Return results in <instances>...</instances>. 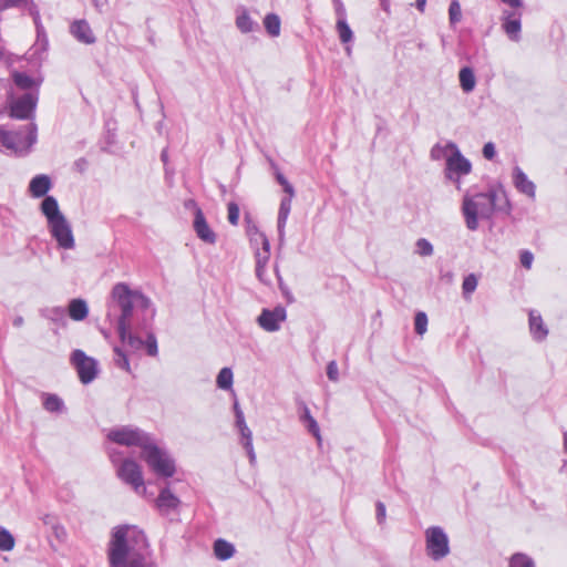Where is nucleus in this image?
Segmentation results:
<instances>
[{"instance_id": "nucleus-1", "label": "nucleus", "mask_w": 567, "mask_h": 567, "mask_svg": "<svg viewBox=\"0 0 567 567\" xmlns=\"http://www.w3.org/2000/svg\"><path fill=\"white\" fill-rule=\"evenodd\" d=\"M134 305L147 309L151 306V300L140 290H133L127 284L118 282L114 285L111 290L107 318L111 319L112 308H117L121 312L116 319L117 333L121 341L133 351L145 348L148 355L156 357L158 353V347L155 334L153 332H147L146 340H143L141 337H137L132 332L131 318Z\"/></svg>"}, {"instance_id": "nucleus-2", "label": "nucleus", "mask_w": 567, "mask_h": 567, "mask_svg": "<svg viewBox=\"0 0 567 567\" xmlns=\"http://www.w3.org/2000/svg\"><path fill=\"white\" fill-rule=\"evenodd\" d=\"M110 567H158L145 532L136 525H118L107 544Z\"/></svg>"}, {"instance_id": "nucleus-3", "label": "nucleus", "mask_w": 567, "mask_h": 567, "mask_svg": "<svg viewBox=\"0 0 567 567\" xmlns=\"http://www.w3.org/2000/svg\"><path fill=\"white\" fill-rule=\"evenodd\" d=\"M499 192L489 189L485 193H465L462 200V214L466 228L471 231L478 229L480 219H491L496 210H511L509 202L505 198L504 206L497 205Z\"/></svg>"}, {"instance_id": "nucleus-4", "label": "nucleus", "mask_w": 567, "mask_h": 567, "mask_svg": "<svg viewBox=\"0 0 567 567\" xmlns=\"http://www.w3.org/2000/svg\"><path fill=\"white\" fill-rule=\"evenodd\" d=\"M41 212L45 216L51 236L58 246L63 249H73L74 236L70 223L59 208L58 200L53 196H47L41 203Z\"/></svg>"}, {"instance_id": "nucleus-5", "label": "nucleus", "mask_w": 567, "mask_h": 567, "mask_svg": "<svg viewBox=\"0 0 567 567\" xmlns=\"http://www.w3.org/2000/svg\"><path fill=\"white\" fill-rule=\"evenodd\" d=\"M110 461L116 468L117 477L130 485L138 495L146 492L141 465L131 457H124L116 447H107Z\"/></svg>"}, {"instance_id": "nucleus-6", "label": "nucleus", "mask_w": 567, "mask_h": 567, "mask_svg": "<svg viewBox=\"0 0 567 567\" xmlns=\"http://www.w3.org/2000/svg\"><path fill=\"white\" fill-rule=\"evenodd\" d=\"M141 457L157 477L169 478L177 471L174 456L166 449L159 446L154 437L145 446Z\"/></svg>"}, {"instance_id": "nucleus-7", "label": "nucleus", "mask_w": 567, "mask_h": 567, "mask_svg": "<svg viewBox=\"0 0 567 567\" xmlns=\"http://www.w3.org/2000/svg\"><path fill=\"white\" fill-rule=\"evenodd\" d=\"M153 436L144 430L134 425H118L109 430L106 439L110 443L126 446L138 447L141 453Z\"/></svg>"}, {"instance_id": "nucleus-8", "label": "nucleus", "mask_w": 567, "mask_h": 567, "mask_svg": "<svg viewBox=\"0 0 567 567\" xmlns=\"http://www.w3.org/2000/svg\"><path fill=\"white\" fill-rule=\"evenodd\" d=\"M426 555L434 561H440L451 553L450 539L440 526H431L424 532Z\"/></svg>"}, {"instance_id": "nucleus-9", "label": "nucleus", "mask_w": 567, "mask_h": 567, "mask_svg": "<svg viewBox=\"0 0 567 567\" xmlns=\"http://www.w3.org/2000/svg\"><path fill=\"white\" fill-rule=\"evenodd\" d=\"M28 130V136L23 137L20 133L6 131L0 126V151L19 153L22 150L30 148L37 141L35 124H29Z\"/></svg>"}, {"instance_id": "nucleus-10", "label": "nucleus", "mask_w": 567, "mask_h": 567, "mask_svg": "<svg viewBox=\"0 0 567 567\" xmlns=\"http://www.w3.org/2000/svg\"><path fill=\"white\" fill-rule=\"evenodd\" d=\"M450 147L452 148V154H450L447 163H445V176L455 183L457 189H461L460 177L471 173L472 164L462 155L455 143L450 142Z\"/></svg>"}, {"instance_id": "nucleus-11", "label": "nucleus", "mask_w": 567, "mask_h": 567, "mask_svg": "<svg viewBox=\"0 0 567 567\" xmlns=\"http://www.w3.org/2000/svg\"><path fill=\"white\" fill-rule=\"evenodd\" d=\"M39 100L38 90L29 91L10 102V116L18 120L33 117Z\"/></svg>"}, {"instance_id": "nucleus-12", "label": "nucleus", "mask_w": 567, "mask_h": 567, "mask_svg": "<svg viewBox=\"0 0 567 567\" xmlns=\"http://www.w3.org/2000/svg\"><path fill=\"white\" fill-rule=\"evenodd\" d=\"M71 360L82 383L87 384L96 377V361L87 357L82 350H74Z\"/></svg>"}, {"instance_id": "nucleus-13", "label": "nucleus", "mask_w": 567, "mask_h": 567, "mask_svg": "<svg viewBox=\"0 0 567 567\" xmlns=\"http://www.w3.org/2000/svg\"><path fill=\"white\" fill-rule=\"evenodd\" d=\"M522 9H504L501 16L502 29L514 42L520 40L522 32Z\"/></svg>"}, {"instance_id": "nucleus-14", "label": "nucleus", "mask_w": 567, "mask_h": 567, "mask_svg": "<svg viewBox=\"0 0 567 567\" xmlns=\"http://www.w3.org/2000/svg\"><path fill=\"white\" fill-rule=\"evenodd\" d=\"M181 499L173 493L169 486L159 489L155 499V507L162 516H177L179 513Z\"/></svg>"}, {"instance_id": "nucleus-15", "label": "nucleus", "mask_w": 567, "mask_h": 567, "mask_svg": "<svg viewBox=\"0 0 567 567\" xmlns=\"http://www.w3.org/2000/svg\"><path fill=\"white\" fill-rule=\"evenodd\" d=\"M286 318V309L282 306H277L272 310L262 309L261 313L257 318V322L265 331L275 332L280 329V326Z\"/></svg>"}, {"instance_id": "nucleus-16", "label": "nucleus", "mask_w": 567, "mask_h": 567, "mask_svg": "<svg viewBox=\"0 0 567 567\" xmlns=\"http://www.w3.org/2000/svg\"><path fill=\"white\" fill-rule=\"evenodd\" d=\"M235 426L240 434L241 445L246 450L250 462H255L256 454L252 444V432L250 431L246 423L244 412H238V416H235Z\"/></svg>"}, {"instance_id": "nucleus-17", "label": "nucleus", "mask_w": 567, "mask_h": 567, "mask_svg": "<svg viewBox=\"0 0 567 567\" xmlns=\"http://www.w3.org/2000/svg\"><path fill=\"white\" fill-rule=\"evenodd\" d=\"M70 33L74 39L84 44H93L96 42L89 22L84 19L74 20L70 24Z\"/></svg>"}, {"instance_id": "nucleus-18", "label": "nucleus", "mask_w": 567, "mask_h": 567, "mask_svg": "<svg viewBox=\"0 0 567 567\" xmlns=\"http://www.w3.org/2000/svg\"><path fill=\"white\" fill-rule=\"evenodd\" d=\"M194 230L199 239L207 244L216 243V234L209 227L200 208H196L194 218Z\"/></svg>"}, {"instance_id": "nucleus-19", "label": "nucleus", "mask_w": 567, "mask_h": 567, "mask_svg": "<svg viewBox=\"0 0 567 567\" xmlns=\"http://www.w3.org/2000/svg\"><path fill=\"white\" fill-rule=\"evenodd\" d=\"M513 184L519 193L535 199L536 186L519 166L513 168Z\"/></svg>"}, {"instance_id": "nucleus-20", "label": "nucleus", "mask_w": 567, "mask_h": 567, "mask_svg": "<svg viewBox=\"0 0 567 567\" xmlns=\"http://www.w3.org/2000/svg\"><path fill=\"white\" fill-rule=\"evenodd\" d=\"M291 203L292 198L290 197H282L280 200L277 219L278 241L280 246H282L285 243V228L291 210Z\"/></svg>"}, {"instance_id": "nucleus-21", "label": "nucleus", "mask_w": 567, "mask_h": 567, "mask_svg": "<svg viewBox=\"0 0 567 567\" xmlns=\"http://www.w3.org/2000/svg\"><path fill=\"white\" fill-rule=\"evenodd\" d=\"M529 331L533 339L538 342L544 341L548 336V329L536 310L529 311Z\"/></svg>"}, {"instance_id": "nucleus-22", "label": "nucleus", "mask_w": 567, "mask_h": 567, "mask_svg": "<svg viewBox=\"0 0 567 567\" xmlns=\"http://www.w3.org/2000/svg\"><path fill=\"white\" fill-rule=\"evenodd\" d=\"M298 412H299V419H300L301 423L305 425V427L308 430V432H310L317 439V441L320 442L321 441L320 429H319L317 421L311 415L309 408L302 403L299 405Z\"/></svg>"}, {"instance_id": "nucleus-23", "label": "nucleus", "mask_w": 567, "mask_h": 567, "mask_svg": "<svg viewBox=\"0 0 567 567\" xmlns=\"http://www.w3.org/2000/svg\"><path fill=\"white\" fill-rule=\"evenodd\" d=\"M256 276L264 285H270V278L267 276V264L270 258V252L256 250Z\"/></svg>"}, {"instance_id": "nucleus-24", "label": "nucleus", "mask_w": 567, "mask_h": 567, "mask_svg": "<svg viewBox=\"0 0 567 567\" xmlns=\"http://www.w3.org/2000/svg\"><path fill=\"white\" fill-rule=\"evenodd\" d=\"M51 188V179L47 175H37L29 185V190L33 197L44 196Z\"/></svg>"}, {"instance_id": "nucleus-25", "label": "nucleus", "mask_w": 567, "mask_h": 567, "mask_svg": "<svg viewBox=\"0 0 567 567\" xmlns=\"http://www.w3.org/2000/svg\"><path fill=\"white\" fill-rule=\"evenodd\" d=\"M68 313L74 321H82L89 316V307L84 299H72L69 303Z\"/></svg>"}, {"instance_id": "nucleus-26", "label": "nucleus", "mask_w": 567, "mask_h": 567, "mask_svg": "<svg viewBox=\"0 0 567 567\" xmlns=\"http://www.w3.org/2000/svg\"><path fill=\"white\" fill-rule=\"evenodd\" d=\"M236 27L243 33L252 32L256 27L245 7H239L236 10Z\"/></svg>"}, {"instance_id": "nucleus-27", "label": "nucleus", "mask_w": 567, "mask_h": 567, "mask_svg": "<svg viewBox=\"0 0 567 567\" xmlns=\"http://www.w3.org/2000/svg\"><path fill=\"white\" fill-rule=\"evenodd\" d=\"M42 404L44 409L51 413H63L65 411L63 400L54 393H47L43 395Z\"/></svg>"}, {"instance_id": "nucleus-28", "label": "nucleus", "mask_w": 567, "mask_h": 567, "mask_svg": "<svg viewBox=\"0 0 567 567\" xmlns=\"http://www.w3.org/2000/svg\"><path fill=\"white\" fill-rule=\"evenodd\" d=\"M214 554L219 560H227L235 554V547L225 539H217L214 543Z\"/></svg>"}, {"instance_id": "nucleus-29", "label": "nucleus", "mask_w": 567, "mask_h": 567, "mask_svg": "<svg viewBox=\"0 0 567 567\" xmlns=\"http://www.w3.org/2000/svg\"><path fill=\"white\" fill-rule=\"evenodd\" d=\"M460 85L465 93H470L475 89L476 79L474 71L468 68H462L458 73Z\"/></svg>"}, {"instance_id": "nucleus-30", "label": "nucleus", "mask_w": 567, "mask_h": 567, "mask_svg": "<svg viewBox=\"0 0 567 567\" xmlns=\"http://www.w3.org/2000/svg\"><path fill=\"white\" fill-rule=\"evenodd\" d=\"M248 235L250 237V241L254 245H261V249H258L259 251L270 252V244L267 236L264 233H261L257 227L249 228Z\"/></svg>"}, {"instance_id": "nucleus-31", "label": "nucleus", "mask_w": 567, "mask_h": 567, "mask_svg": "<svg viewBox=\"0 0 567 567\" xmlns=\"http://www.w3.org/2000/svg\"><path fill=\"white\" fill-rule=\"evenodd\" d=\"M264 25L271 37H278L280 33V18L275 13H268L264 19Z\"/></svg>"}, {"instance_id": "nucleus-32", "label": "nucleus", "mask_w": 567, "mask_h": 567, "mask_svg": "<svg viewBox=\"0 0 567 567\" xmlns=\"http://www.w3.org/2000/svg\"><path fill=\"white\" fill-rule=\"evenodd\" d=\"M41 315L56 323L64 322L65 319V310L62 307H49L41 310Z\"/></svg>"}, {"instance_id": "nucleus-33", "label": "nucleus", "mask_w": 567, "mask_h": 567, "mask_svg": "<svg viewBox=\"0 0 567 567\" xmlns=\"http://www.w3.org/2000/svg\"><path fill=\"white\" fill-rule=\"evenodd\" d=\"M217 386L221 390H231L233 386V371L230 368H223L216 380Z\"/></svg>"}, {"instance_id": "nucleus-34", "label": "nucleus", "mask_w": 567, "mask_h": 567, "mask_svg": "<svg viewBox=\"0 0 567 567\" xmlns=\"http://www.w3.org/2000/svg\"><path fill=\"white\" fill-rule=\"evenodd\" d=\"M337 31L342 43H349L350 41H352L353 33L344 18L338 19Z\"/></svg>"}, {"instance_id": "nucleus-35", "label": "nucleus", "mask_w": 567, "mask_h": 567, "mask_svg": "<svg viewBox=\"0 0 567 567\" xmlns=\"http://www.w3.org/2000/svg\"><path fill=\"white\" fill-rule=\"evenodd\" d=\"M508 567H536V565L528 555L516 553L511 557Z\"/></svg>"}, {"instance_id": "nucleus-36", "label": "nucleus", "mask_w": 567, "mask_h": 567, "mask_svg": "<svg viewBox=\"0 0 567 567\" xmlns=\"http://www.w3.org/2000/svg\"><path fill=\"white\" fill-rule=\"evenodd\" d=\"M452 154V148L450 147V142L445 145L435 144L431 150V158L434 161L445 159L447 163V157Z\"/></svg>"}, {"instance_id": "nucleus-37", "label": "nucleus", "mask_w": 567, "mask_h": 567, "mask_svg": "<svg viewBox=\"0 0 567 567\" xmlns=\"http://www.w3.org/2000/svg\"><path fill=\"white\" fill-rule=\"evenodd\" d=\"M477 277L474 274L467 275L462 284V292L465 299H468L470 296L476 290L477 288Z\"/></svg>"}, {"instance_id": "nucleus-38", "label": "nucleus", "mask_w": 567, "mask_h": 567, "mask_svg": "<svg viewBox=\"0 0 567 567\" xmlns=\"http://www.w3.org/2000/svg\"><path fill=\"white\" fill-rule=\"evenodd\" d=\"M13 81L17 86L23 90L32 89L33 86H38L39 84L35 83V81L29 76L25 73L16 72L13 74Z\"/></svg>"}, {"instance_id": "nucleus-39", "label": "nucleus", "mask_w": 567, "mask_h": 567, "mask_svg": "<svg viewBox=\"0 0 567 567\" xmlns=\"http://www.w3.org/2000/svg\"><path fill=\"white\" fill-rule=\"evenodd\" d=\"M462 20V9L458 0H451L449 7V21L451 27H455Z\"/></svg>"}, {"instance_id": "nucleus-40", "label": "nucleus", "mask_w": 567, "mask_h": 567, "mask_svg": "<svg viewBox=\"0 0 567 567\" xmlns=\"http://www.w3.org/2000/svg\"><path fill=\"white\" fill-rule=\"evenodd\" d=\"M14 544L16 542L11 533L6 528L0 527V550L10 551L14 548Z\"/></svg>"}, {"instance_id": "nucleus-41", "label": "nucleus", "mask_w": 567, "mask_h": 567, "mask_svg": "<svg viewBox=\"0 0 567 567\" xmlns=\"http://www.w3.org/2000/svg\"><path fill=\"white\" fill-rule=\"evenodd\" d=\"M414 329L420 336H423L427 330V316L423 311H419L414 318Z\"/></svg>"}, {"instance_id": "nucleus-42", "label": "nucleus", "mask_w": 567, "mask_h": 567, "mask_svg": "<svg viewBox=\"0 0 567 567\" xmlns=\"http://www.w3.org/2000/svg\"><path fill=\"white\" fill-rule=\"evenodd\" d=\"M114 363L118 368H121L125 371H130L128 359H127L126 354L120 348H114Z\"/></svg>"}, {"instance_id": "nucleus-43", "label": "nucleus", "mask_w": 567, "mask_h": 567, "mask_svg": "<svg viewBox=\"0 0 567 567\" xmlns=\"http://www.w3.org/2000/svg\"><path fill=\"white\" fill-rule=\"evenodd\" d=\"M416 252L420 256H431L433 254V245L425 238H420L416 241Z\"/></svg>"}, {"instance_id": "nucleus-44", "label": "nucleus", "mask_w": 567, "mask_h": 567, "mask_svg": "<svg viewBox=\"0 0 567 567\" xmlns=\"http://www.w3.org/2000/svg\"><path fill=\"white\" fill-rule=\"evenodd\" d=\"M227 210H228V221L236 226L238 225V221H239V207L236 203L234 202H230L228 205H227Z\"/></svg>"}, {"instance_id": "nucleus-45", "label": "nucleus", "mask_w": 567, "mask_h": 567, "mask_svg": "<svg viewBox=\"0 0 567 567\" xmlns=\"http://www.w3.org/2000/svg\"><path fill=\"white\" fill-rule=\"evenodd\" d=\"M520 264L523 267H525L526 269H529L532 267V264H533V260H534V256L530 251L528 250H523L520 252Z\"/></svg>"}, {"instance_id": "nucleus-46", "label": "nucleus", "mask_w": 567, "mask_h": 567, "mask_svg": "<svg viewBox=\"0 0 567 567\" xmlns=\"http://www.w3.org/2000/svg\"><path fill=\"white\" fill-rule=\"evenodd\" d=\"M327 375L330 380L337 381L339 371L336 361H330L327 367Z\"/></svg>"}, {"instance_id": "nucleus-47", "label": "nucleus", "mask_w": 567, "mask_h": 567, "mask_svg": "<svg viewBox=\"0 0 567 567\" xmlns=\"http://www.w3.org/2000/svg\"><path fill=\"white\" fill-rule=\"evenodd\" d=\"M483 155L486 159H493L495 157L496 150L492 142H488L483 146Z\"/></svg>"}, {"instance_id": "nucleus-48", "label": "nucleus", "mask_w": 567, "mask_h": 567, "mask_svg": "<svg viewBox=\"0 0 567 567\" xmlns=\"http://www.w3.org/2000/svg\"><path fill=\"white\" fill-rule=\"evenodd\" d=\"M386 516L385 505L382 502L377 503V520L379 524H383Z\"/></svg>"}, {"instance_id": "nucleus-49", "label": "nucleus", "mask_w": 567, "mask_h": 567, "mask_svg": "<svg viewBox=\"0 0 567 567\" xmlns=\"http://www.w3.org/2000/svg\"><path fill=\"white\" fill-rule=\"evenodd\" d=\"M52 532L54 536L60 540L66 538V530L60 523L54 524V526L52 527Z\"/></svg>"}, {"instance_id": "nucleus-50", "label": "nucleus", "mask_w": 567, "mask_h": 567, "mask_svg": "<svg viewBox=\"0 0 567 567\" xmlns=\"http://www.w3.org/2000/svg\"><path fill=\"white\" fill-rule=\"evenodd\" d=\"M32 14H33L35 27H37L38 38H41V37L45 38L44 29L40 23L39 12L34 11V12H32Z\"/></svg>"}, {"instance_id": "nucleus-51", "label": "nucleus", "mask_w": 567, "mask_h": 567, "mask_svg": "<svg viewBox=\"0 0 567 567\" xmlns=\"http://www.w3.org/2000/svg\"><path fill=\"white\" fill-rule=\"evenodd\" d=\"M41 520L44 525L49 526L51 529L54 524L59 523L58 518L52 514H45L41 517Z\"/></svg>"}, {"instance_id": "nucleus-52", "label": "nucleus", "mask_w": 567, "mask_h": 567, "mask_svg": "<svg viewBox=\"0 0 567 567\" xmlns=\"http://www.w3.org/2000/svg\"><path fill=\"white\" fill-rule=\"evenodd\" d=\"M23 0H0V12L8 7H16L20 4Z\"/></svg>"}, {"instance_id": "nucleus-53", "label": "nucleus", "mask_w": 567, "mask_h": 567, "mask_svg": "<svg viewBox=\"0 0 567 567\" xmlns=\"http://www.w3.org/2000/svg\"><path fill=\"white\" fill-rule=\"evenodd\" d=\"M499 1L513 9H522L523 8V0H499Z\"/></svg>"}, {"instance_id": "nucleus-54", "label": "nucleus", "mask_w": 567, "mask_h": 567, "mask_svg": "<svg viewBox=\"0 0 567 567\" xmlns=\"http://www.w3.org/2000/svg\"><path fill=\"white\" fill-rule=\"evenodd\" d=\"M282 189L287 194L286 197H290V198L295 197V188L289 182L282 186Z\"/></svg>"}, {"instance_id": "nucleus-55", "label": "nucleus", "mask_w": 567, "mask_h": 567, "mask_svg": "<svg viewBox=\"0 0 567 567\" xmlns=\"http://www.w3.org/2000/svg\"><path fill=\"white\" fill-rule=\"evenodd\" d=\"M233 394L235 393L233 392ZM233 408L235 416H238V412H243L236 395H233Z\"/></svg>"}, {"instance_id": "nucleus-56", "label": "nucleus", "mask_w": 567, "mask_h": 567, "mask_svg": "<svg viewBox=\"0 0 567 567\" xmlns=\"http://www.w3.org/2000/svg\"><path fill=\"white\" fill-rule=\"evenodd\" d=\"M380 7L385 13H391L390 0H380Z\"/></svg>"}, {"instance_id": "nucleus-57", "label": "nucleus", "mask_w": 567, "mask_h": 567, "mask_svg": "<svg viewBox=\"0 0 567 567\" xmlns=\"http://www.w3.org/2000/svg\"><path fill=\"white\" fill-rule=\"evenodd\" d=\"M276 179L281 187L288 183V179L279 171L276 172Z\"/></svg>"}, {"instance_id": "nucleus-58", "label": "nucleus", "mask_w": 567, "mask_h": 567, "mask_svg": "<svg viewBox=\"0 0 567 567\" xmlns=\"http://www.w3.org/2000/svg\"><path fill=\"white\" fill-rule=\"evenodd\" d=\"M426 6V0H416L415 7L420 12H424Z\"/></svg>"}, {"instance_id": "nucleus-59", "label": "nucleus", "mask_w": 567, "mask_h": 567, "mask_svg": "<svg viewBox=\"0 0 567 567\" xmlns=\"http://www.w3.org/2000/svg\"><path fill=\"white\" fill-rule=\"evenodd\" d=\"M79 171H83L86 166V161L84 158H80L74 164Z\"/></svg>"}, {"instance_id": "nucleus-60", "label": "nucleus", "mask_w": 567, "mask_h": 567, "mask_svg": "<svg viewBox=\"0 0 567 567\" xmlns=\"http://www.w3.org/2000/svg\"><path fill=\"white\" fill-rule=\"evenodd\" d=\"M336 10H337V14L339 16V18H344L346 10H344L342 2H339Z\"/></svg>"}, {"instance_id": "nucleus-61", "label": "nucleus", "mask_w": 567, "mask_h": 567, "mask_svg": "<svg viewBox=\"0 0 567 567\" xmlns=\"http://www.w3.org/2000/svg\"><path fill=\"white\" fill-rule=\"evenodd\" d=\"M13 324L16 327H20L23 324V318L22 317H17L14 320H13Z\"/></svg>"}, {"instance_id": "nucleus-62", "label": "nucleus", "mask_w": 567, "mask_h": 567, "mask_svg": "<svg viewBox=\"0 0 567 567\" xmlns=\"http://www.w3.org/2000/svg\"><path fill=\"white\" fill-rule=\"evenodd\" d=\"M140 330H143V327L134 328V327L132 326V332H133L134 334H136L137 337H140V336H138V331H140Z\"/></svg>"}, {"instance_id": "nucleus-63", "label": "nucleus", "mask_w": 567, "mask_h": 567, "mask_svg": "<svg viewBox=\"0 0 567 567\" xmlns=\"http://www.w3.org/2000/svg\"><path fill=\"white\" fill-rule=\"evenodd\" d=\"M161 157H162V161L163 162H166L167 161V151H163L162 154H161Z\"/></svg>"}, {"instance_id": "nucleus-64", "label": "nucleus", "mask_w": 567, "mask_h": 567, "mask_svg": "<svg viewBox=\"0 0 567 567\" xmlns=\"http://www.w3.org/2000/svg\"><path fill=\"white\" fill-rule=\"evenodd\" d=\"M564 449L567 452V433L564 434Z\"/></svg>"}]
</instances>
